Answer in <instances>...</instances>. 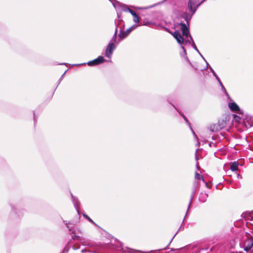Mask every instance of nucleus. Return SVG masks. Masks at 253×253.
Instances as JSON below:
<instances>
[{"label":"nucleus","mask_w":253,"mask_h":253,"mask_svg":"<svg viewBox=\"0 0 253 253\" xmlns=\"http://www.w3.org/2000/svg\"><path fill=\"white\" fill-rule=\"evenodd\" d=\"M179 25L181 26L180 28L182 36L179 31H176L172 34L173 37L179 44H182L185 42L186 43L191 44L193 48L195 50H197V47L190 35L189 30L186 25L184 23H180Z\"/></svg>","instance_id":"nucleus-1"},{"label":"nucleus","mask_w":253,"mask_h":253,"mask_svg":"<svg viewBox=\"0 0 253 253\" xmlns=\"http://www.w3.org/2000/svg\"><path fill=\"white\" fill-rule=\"evenodd\" d=\"M113 4L114 7L117 9H119L125 12H129L132 16L136 13L133 10L129 8L126 5L123 4L116 0H109Z\"/></svg>","instance_id":"nucleus-2"},{"label":"nucleus","mask_w":253,"mask_h":253,"mask_svg":"<svg viewBox=\"0 0 253 253\" xmlns=\"http://www.w3.org/2000/svg\"><path fill=\"white\" fill-rule=\"evenodd\" d=\"M226 126V122L224 120H220L217 123L211 125L209 129L211 132H217L223 129Z\"/></svg>","instance_id":"nucleus-3"},{"label":"nucleus","mask_w":253,"mask_h":253,"mask_svg":"<svg viewBox=\"0 0 253 253\" xmlns=\"http://www.w3.org/2000/svg\"><path fill=\"white\" fill-rule=\"evenodd\" d=\"M206 0H203L201 2L197 4L198 0H189L188 2V7L189 11L194 14L196 11L198 7Z\"/></svg>","instance_id":"nucleus-4"},{"label":"nucleus","mask_w":253,"mask_h":253,"mask_svg":"<svg viewBox=\"0 0 253 253\" xmlns=\"http://www.w3.org/2000/svg\"><path fill=\"white\" fill-rule=\"evenodd\" d=\"M253 246V238H248L245 241L243 245L244 250L246 252H249Z\"/></svg>","instance_id":"nucleus-5"},{"label":"nucleus","mask_w":253,"mask_h":253,"mask_svg":"<svg viewBox=\"0 0 253 253\" xmlns=\"http://www.w3.org/2000/svg\"><path fill=\"white\" fill-rule=\"evenodd\" d=\"M137 27L138 25H133L125 31H122V30H121V32L119 34V37L121 39L126 38L132 30H134Z\"/></svg>","instance_id":"nucleus-6"},{"label":"nucleus","mask_w":253,"mask_h":253,"mask_svg":"<svg viewBox=\"0 0 253 253\" xmlns=\"http://www.w3.org/2000/svg\"><path fill=\"white\" fill-rule=\"evenodd\" d=\"M116 48V45L113 42H110L107 45L106 51L105 55L108 58H110L113 53V50Z\"/></svg>","instance_id":"nucleus-7"},{"label":"nucleus","mask_w":253,"mask_h":253,"mask_svg":"<svg viewBox=\"0 0 253 253\" xmlns=\"http://www.w3.org/2000/svg\"><path fill=\"white\" fill-rule=\"evenodd\" d=\"M65 224L67 225V227L68 228L69 230L70 231H71V233L73 234L72 236V239L73 240H77L79 241L81 243H83V245H84L85 244H84V239L79 236L76 235V231L74 230H72L71 227L68 225L67 222H66Z\"/></svg>","instance_id":"nucleus-8"},{"label":"nucleus","mask_w":253,"mask_h":253,"mask_svg":"<svg viewBox=\"0 0 253 253\" xmlns=\"http://www.w3.org/2000/svg\"><path fill=\"white\" fill-rule=\"evenodd\" d=\"M104 61V59L102 56H99L98 58L88 62L87 63V64L88 66H94L97 65L99 64H101V63H103Z\"/></svg>","instance_id":"nucleus-9"},{"label":"nucleus","mask_w":253,"mask_h":253,"mask_svg":"<svg viewBox=\"0 0 253 253\" xmlns=\"http://www.w3.org/2000/svg\"><path fill=\"white\" fill-rule=\"evenodd\" d=\"M71 195L72 202L73 203V204H74L78 213H79L80 202H79V200H78V199L76 197H75V196H74L72 193L71 194Z\"/></svg>","instance_id":"nucleus-10"},{"label":"nucleus","mask_w":253,"mask_h":253,"mask_svg":"<svg viewBox=\"0 0 253 253\" xmlns=\"http://www.w3.org/2000/svg\"><path fill=\"white\" fill-rule=\"evenodd\" d=\"M230 109L233 112H238L239 110V107L235 102H230L228 104Z\"/></svg>","instance_id":"nucleus-11"},{"label":"nucleus","mask_w":253,"mask_h":253,"mask_svg":"<svg viewBox=\"0 0 253 253\" xmlns=\"http://www.w3.org/2000/svg\"><path fill=\"white\" fill-rule=\"evenodd\" d=\"M190 12V14L188 13L187 12H184L182 14V17L187 22V24H188L189 22L191 20L192 16L193 14H192V12Z\"/></svg>","instance_id":"nucleus-12"},{"label":"nucleus","mask_w":253,"mask_h":253,"mask_svg":"<svg viewBox=\"0 0 253 253\" xmlns=\"http://www.w3.org/2000/svg\"><path fill=\"white\" fill-rule=\"evenodd\" d=\"M121 251L124 253H140L139 251L134 250L132 249H130L127 247L123 248L121 247Z\"/></svg>","instance_id":"nucleus-13"},{"label":"nucleus","mask_w":253,"mask_h":253,"mask_svg":"<svg viewBox=\"0 0 253 253\" xmlns=\"http://www.w3.org/2000/svg\"><path fill=\"white\" fill-rule=\"evenodd\" d=\"M118 25H117L116 26V29H115V33L114 34V35L111 40V42H116L117 44H118L121 41V40H120L119 41L117 42V32H118Z\"/></svg>","instance_id":"nucleus-14"},{"label":"nucleus","mask_w":253,"mask_h":253,"mask_svg":"<svg viewBox=\"0 0 253 253\" xmlns=\"http://www.w3.org/2000/svg\"><path fill=\"white\" fill-rule=\"evenodd\" d=\"M197 185H198V183L196 182V181H195L194 182V188H193V191H192V193L191 194V199H190V201L189 202V206H188V210H189V208H190V206L191 204V202H192V200L196 193V187L197 186Z\"/></svg>","instance_id":"nucleus-15"},{"label":"nucleus","mask_w":253,"mask_h":253,"mask_svg":"<svg viewBox=\"0 0 253 253\" xmlns=\"http://www.w3.org/2000/svg\"><path fill=\"white\" fill-rule=\"evenodd\" d=\"M181 115V116L183 117V118L184 119V120L185 121V122L188 124V125H189L190 128V129L192 130V133H193V134L196 137H197V136L195 133V132L194 131V130H193L191 126V125L189 122V121L188 120V119L186 118V117L184 116V115L182 113H180L179 112H178Z\"/></svg>","instance_id":"nucleus-16"},{"label":"nucleus","mask_w":253,"mask_h":253,"mask_svg":"<svg viewBox=\"0 0 253 253\" xmlns=\"http://www.w3.org/2000/svg\"><path fill=\"white\" fill-rule=\"evenodd\" d=\"M208 197V194H207L206 193H201L200 195L199 200L201 202L204 203L207 201Z\"/></svg>","instance_id":"nucleus-17"},{"label":"nucleus","mask_w":253,"mask_h":253,"mask_svg":"<svg viewBox=\"0 0 253 253\" xmlns=\"http://www.w3.org/2000/svg\"><path fill=\"white\" fill-rule=\"evenodd\" d=\"M238 163L237 162H234L232 163L231 167H230V169L232 171H235L238 170Z\"/></svg>","instance_id":"nucleus-18"},{"label":"nucleus","mask_w":253,"mask_h":253,"mask_svg":"<svg viewBox=\"0 0 253 253\" xmlns=\"http://www.w3.org/2000/svg\"><path fill=\"white\" fill-rule=\"evenodd\" d=\"M181 48L183 50V53H181V56H183L185 58V59L187 61H188L189 62H190L189 59H188V57L186 56V50L185 49L184 46H181Z\"/></svg>","instance_id":"nucleus-19"},{"label":"nucleus","mask_w":253,"mask_h":253,"mask_svg":"<svg viewBox=\"0 0 253 253\" xmlns=\"http://www.w3.org/2000/svg\"><path fill=\"white\" fill-rule=\"evenodd\" d=\"M195 179H196L197 180L202 179L203 181H204V179L203 178V176L197 172H196V173H195Z\"/></svg>","instance_id":"nucleus-20"},{"label":"nucleus","mask_w":253,"mask_h":253,"mask_svg":"<svg viewBox=\"0 0 253 253\" xmlns=\"http://www.w3.org/2000/svg\"><path fill=\"white\" fill-rule=\"evenodd\" d=\"M216 79L217 80V81H218V82L219 84H220V85L221 86V88H222V90H223V91L225 93H227L226 91V89H225V87H224V86L223 85V84H222V83L221 82V81H220V79H219V77H218V78H217V79Z\"/></svg>","instance_id":"nucleus-21"},{"label":"nucleus","mask_w":253,"mask_h":253,"mask_svg":"<svg viewBox=\"0 0 253 253\" xmlns=\"http://www.w3.org/2000/svg\"><path fill=\"white\" fill-rule=\"evenodd\" d=\"M133 22L135 23H138L139 22V17H138V16L136 14L135 15L133 16Z\"/></svg>","instance_id":"nucleus-22"},{"label":"nucleus","mask_w":253,"mask_h":253,"mask_svg":"<svg viewBox=\"0 0 253 253\" xmlns=\"http://www.w3.org/2000/svg\"><path fill=\"white\" fill-rule=\"evenodd\" d=\"M83 216L87 220H88L89 222L94 224V222H93V221L88 216H87V215L85 214H83Z\"/></svg>","instance_id":"nucleus-23"},{"label":"nucleus","mask_w":253,"mask_h":253,"mask_svg":"<svg viewBox=\"0 0 253 253\" xmlns=\"http://www.w3.org/2000/svg\"><path fill=\"white\" fill-rule=\"evenodd\" d=\"M209 69L212 72L213 75L215 77V78L217 79V78L218 77V76L216 75V74L215 73L214 71L213 70V69L211 66L209 67Z\"/></svg>","instance_id":"nucleus-24"},{"label":"nucleus","mask_w":253,"mask_h":253,"mask_svg":"<svg viewBox=\"0 0 253 253\" xmlns=\"http://www.w3.org/2000/svg\"><path fill=\"white\" fill-rule=\"evenodd\" d=\"M117 15H118V18L119 21H122V20L121 19V13H119L118 12H117Z\"/></svg>","instance_id":"nucleus-25"},{"label":"nucleus","mask_w":253,"mask_h":253,"mask_svg":"<svg viewBox=\"0 0 253 253\" xmlns=\"http://www.w3.org/2000/svg\"><path fill=\"white\" fill-rule=\"evenodd\" d=\"M81 252H82V253H90V252H89V251H88L86 250V249H83V250H82V251H81Z\"/></svg>","instance_id":"nucleus-26"},{"label":"nucleus","mask_w":253,"mask_h":253,"mask_svg":"<svg viewBox=\"0 0 253 253\" xmlns=\"http://www.w3.org/2000/svg\"><path fill=\"white\" fill-rule=\"evenodd\" d=\"M205 60V58H204V57L202 56V55L200 53V51H199V50L198 49V48H197V50H195Z\"/></svg>","instance_id":"nucleus-27"},{"label":"nucleus","mask_w":253,"mask_h":253,"mask_svg":"<svg viewBox=\"0 0 253 253\" xmlns=\"http://www.w3.org/2000/svg\"><path fill=\"white\" fill-rule=\"evenodd\" d=\"M68 71V70H66L65 72L63 74V75H62V76L60 78V80L62 79V78L63 77V76H64V75L65 74V73H66V72Z\"/></svg>","instance_id":"nucleus-28"},{"label":"nucleus","mask_w":253,"mask_h":253,"mask_svg":"<svg viewBox=\"0 0 253 253\" xmlns=\"http://www.w3.org/2000/svg\"><path fill=\"white\" fill-rule=\"evenodd\" d=\"M73 248L74 250H77L78 249V248L76 247L75 245H74L73 246Z\"/></svg>","instance_id":"nucleus-29"},{"label":"nucleus","mask_w":253,"mask_h":253,"mask_svg":"<svg viewBox=\"0 0 253 253\" xmlns=\"http://www.w3.org/2000/svg\"><path fill=\"white\" fill-rule=\"evenodd\" d=\"M85 63H83V64H81V65H85ZM80 64H77L76 65H79ZM74 65H76L75 64Z\"/></svg>","instance_id":"nucleus-30"},{"label":"nucleus","mask_w":253,"mask_h":253,"mask_svg":"<svg viewBox=\"0 0 253 253\" xmlns=\"http://www.w3.org/2000/svg\"><path fill=\"white\" fill-rule=\"evenodd\" d=\"M207 62V66H208V65H209L208 63L207 62Z\"/></svg>","instance_id":"nucleus-31"}]
</instances>
